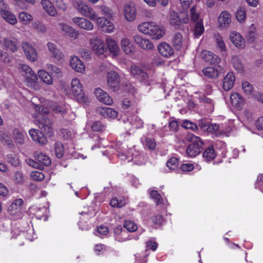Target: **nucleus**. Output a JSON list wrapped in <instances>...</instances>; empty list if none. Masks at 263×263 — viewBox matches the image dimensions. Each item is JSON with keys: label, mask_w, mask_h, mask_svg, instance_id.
Segmentation results:
<instances>
[{"label": "nucleus", "mask_w": 263, "mask_h": 263, "mask_svg": "<svg viewBox=\"0 0 263 263\" xmlns=\"http://www.w3.org/2000/svg\"><path fill=\"white\" fill-rule=\"evenodd\" d=\"M137 29L140 32L150 36L155 40L162 39L166 32L165 28L163 25L154 22H143L138 25Z\"/></svg>", "instance_id": "1"}, {"label": "nucleus", "mask_w": 263, "mask_h": 263, "mask_svg": "<svg viewBox=\"0 0 263 263\" xmlns=\"http://www.w3.org/2000/svg\"><path fill=\"white\" fill-rule=\"evenodd\" d=\"M71 3L73 8L82 16L88 17L91 21L95 18L97 12L82 0H72Z\"/></svg>", "instance_id": "2"}, {"label": "nucleus", "mask_w": 263, "mask_h": 263, "mask_svg": "<svg viewBox=\"0 0 263 263\" xmlns=\"http://www.w3.org/2000/svg\"><path fill=\"white\" fill-rule=\"evenodd\" d=\"M186 139L191 142L186 151L187 155L191 157L196 156L201 152L203 145L200 138L193 134H189Z\"/></svg>", "instance_id": "3"}, {"label": "nucleus", "mask_w": 263, "mask_h": 263, "mask_svg": "<svg viewBox=\"0 0 263 263\" xmlns=\"http://www.w3.org/2000/svg\"><path fill=\"white\" fill-rule=\"evenodd\" d=\"M42 112L47 114L48 113V111L45 108H43L42 112H40L38 115V117L35 120V123L40 128L43 130L49 136H51L53 134L52 122L47 117L43 115Z\"/></svg>", "instance_id": "4"}, {"label": "nucleus", "mask_w": 263, "mask_h": 263, "mask_svg": "<svg viewBox=\"0 0 263 263\" xmlns=\"http://www.w3.org/2000/svg\"><path fill=\"white\" fill-rule=\"evenodd\" d=\"M106 84L109 89L114 92L118 91L121 87V79L118 73L114 70L108 71L106 76Z\"/></svg>", "instance_id": "5"}, {"label": "nucleus", "mask_w": 263, "mask_h": 263, "mask_svg": "<svg viewBox=\"0 0 263 263\" xmlns=\"http://www.w3.org/2000/svg\"><path fill=\"white\" fill-rule=\"evenodd\" d=\"M92 21L95 22L98 29L106 33H111L114 31L115 26L110 21L103 16H99L98 14L94 20Z\"/></svg>", "instance_id": "6"}, {"label": "nucleus", "mask_w": 263, "mask_h": 263, "mask_svg": "<svg viewBox=\"0 0 263 263\" xmlns=\"http://www.w3.org/2000/svg\"><path fill=\"white\" fill-rule=\"evenodd\" d=\"M133 152H135L134 148L130 149L127 153H126L125 149L122 150L119 148L118 150V156L121 160H126L129 158L130 154H132L131 160L135 161L138 164L141 165L143 164L144 163L143 156H141L138 152H135V154H134Z\"/></svg>", "instance_id": "7"}, {"label": "nucleus", "mask_w": 263, "mask_h": 263, "mask_svg": "<svg viewBox=\"0 0 263 263\" xmlns=\"http://www.w3.org/2000/svg\"><path fill=\"white\" fill-rule=\"evenodd\" d=\"M89 43L91 50L97 55H102L107 51L105 43L99 37L90 39Z\"/></svg>", "instance_id": "8"}, {"label": "nucleus", "mask_w": 263, "mask_h": 263, "mask_svg": "<svg viewBox=\"0 0 263 263\" xmlns=\"http://www.w3.org/2000/svg\"><path fill=\"white\" fill-rule=\"evenodd\" d=\"M72 22L76 27L86 31H92L95 28L90 20L85 17L74 16L72 18Z\"/></svg>", "instance_id": "9"}, {"label": "nucleus", "mask_w": 263, "mask_h": 263, "mask_svg": "<svg viewBox=\"0 0 263 263\" xmlns=\"http://www.w3.org/2000/svg\"><path fill=\"white\" fill-rule=\"evenodd\" d=\"M71 88L72 93L79 102L84 101V93L82 89V85L78 78H73L71 82Z\"/></svg>", "instance_id": "10"}, {"label": "nucleus", "mask_w": 263, "mask_h": 263, "mask_svg": "<svg viewBox=\"0 0 263 263\" xmlns=\"http://www.w3.org/2000/svg\"><path fill=\"white\" fill-rule=\"evenodd\" d=\"M133 40L139 48L144 50L148 51L154 49L153 43L149 39L140 35L136 34L134 35Z\"/></svg>", "instance_id": "11"}, {"label": "nucleus", "mask_w": 263, "mask_h": 263, "mask_svg": "<svg viewBox=\"0 0 263 263\" xmlns=\"http://www.w3.org/2000/svg\"><path fill=\"white\" fill-rule=\"evenodd\" d=\"M107 50L112 58H117L120 53L121 50L119 46L116 41L110 36L105 39Z\"/></svg>", "instance_id": "12"}, {"label": "nucleus", "mask_w": 263, "mask_h": 263, "mask_svg": "<svg viewBox=\"0 0 263 263\" xmlns=\"http://www.w3.org/2000/svg\"><path fill=\"white\" fill-rule=\"evenodd\" d=\"M0 47L4 49L15 52L17 50V43L15 40L3 36L0 34Z\"/></svg>", "instance_id": "13"}, {"label": "nucleus", "mask_w": 263, "mask_h": 263, "mask_svg": "<svg viewBox=\"0 0 263 263\" xmlns=\"http://www.w3.org/2000/svg\"><path fill=\"white\" fill-rule=\"evenodd\" d=\"M230 102L233 107L240 110L246 103V99L238 92H232L230 95Z\"/></svg>", "instance_id": "14"}, {"label": "nucleus", "mask_w": 263, "mask_h": 263, "mask_svg": "<svg viewBox=\"0 0 263 263\" xmlns=\"http://www.w3.org/2000/svg\"><path fill=\"white\" fill-rule=\"evenodd\" d=\"M22 48L27 59L31 62L37 60L38 54L37 51L33 46L28 42L22 44Z\"/></svg>", "instance_id": "15"}, {"label": "nucleus", "mask_w": 263, "mask_h": 263, "mask_svg": "<svg viewBox=\"0 0 263 263\" xmlns=\"http://www.w3.org/2000/svg\"><path fill=\"white\" fill-rule=\"evenodd\" d=\"M172 42L176 49H185L187 45V39L183 37L182 34L178 32L173 36Z\"/></svg>", "instance_id": "16"}, {"label": "nucleus", "mask_w": 263, "mask_h": 263, "mask_svg": "<svg viewBox=\"0 0 263 263\" xmlns=\"http://www.w3.org/2000/svg\"><path fill=\"white\" fill-rule=\"evenodd\" d=\"M48 50L51 58L61 61L64 59V55L57 46L53 43L49 42L47 44Z\"/></svg>", "instance_id": "17"}, {"label": "nucleus", "mask_w": 263, "mask_h": 263, "mask_svg": "<svg viewBox=\"0 0 263 263\" xmlns=\"http://www.w3.org/2000/svg\"><path fill=\"white\" fill-rule=\"evenodd\" d=\"M230 39L236 48L242 49L245 47V39L239 33L236 31L231 32L230 34Z\"/></svg>", "instance_id": "18"}, {"label": "nucleus", "mask_w": 263, "mask_h": 263, "mask_svg": "<svg viewBox=\"0 0 263 263\" xmlns=\"http://www.w3.org/2000/svg\"><path fill=\"white\" fill-rule=\"evenodd\" d=\"M97 99L101 102L107 105H111L113 103V100L110 96L104 90L97 88L94 92Z\"/></svg>", "instance_id": "19"}, {"label": "nucleus", "mask_w": 263, "mask_h": 263, "mask_svg": "<svg viewBox=\"0 0 263 263\" xmlns=\"http://www.w3.org/2000/svg\"><path fill=\"white\" fill-rule=\"evenodd\" d=\"M98 114L104 118L115 119L118 116V112L115 109L106 107H98L97 109Z\"/></svg>", "instance_id": "20"}, {"label": "nucleus", "mask_w": 263, "mask_h": 263, "mask_svg": "<svg viewBox=\"0 0 263 263\" xmlns=\"http://www.w3.org/2000/svg\"><path fill=\"white\" fill-rule=\"evenodd\" d=\"M29 134L35 142L41 145H45L47 143L46 137L38 129L32 128L29 130Z\"/></svg>", "instance_id": "21"}, {"label": "nucleus", "mask_w": 263, "mask_h": 263, "mask_svg": "<svg viewBox=\"0 0 263 263\" xmlns=\"http://www.w3.org/2000/svg\"><path fill=\"white\" fill-rule=\"evenodd\" d=\"M24 82L25 85L34 90H39L40 86L37 83L38 78L35 72L27 76H24Z\"/></svg>", "instance_id": "22"}, {"label": "nucleus", "mask_w": 263, "mask_h": 263, "mask_svg": "<svg viewBox=\"0 0 263 263\" xmlns=\"http://www.w3.org/2000/svg\"><path fill=\"white\" fill-rule=\"evenodd\" d=\"M114 237L116 241L122 242L129 239L128 232L120 226H117L114 229Z\"/></svg>", "instance_id": "23"}, {"label": "nucleus", "mask_w": 263, "mask_h": 263, "mask_svg": "<svg viewBox=\"0 0 263 263\" xmlns=\"http://www.w3.org/2000/svg\"><path fill=\"white\" fill-rule=\"evenodd\" d=\"M70 65L76 72L84 73L85 66L84 63L77 56H72L70 59Z\"/></svg>", "instance_id": "24"}, {"label": "nucleus", "mask_w": 263, "mask_h": 263, "mask_svg": "<svg viewBox=\"0 0 263 263\" xmlns=\"http://www.w3.org/2000/svg\"><path fill=\"white\" fill-rule=\"evenodd\" d=\"M59 26L61 30L69 37L73 39H77L79 37V31L71 26L64 23L59 24Z\"/></svg>", "instance_id": "25"}, {"label": "nucleus", "mask_w": 263, "mask_h": 263, "mask_svg": "<svg viewBox=\"0 0 263 263\" xmlns=\"http://www.w3.org/2000/svg\"><path fill=\"white\" fill-rule=\"evenodd\" d=\"M123 14L127 21L132 22L136 17V9L134 6L128 4H126L124 6Z\"/></svg>", "instance_id": "26"}, {"label": "nucleus", "mask_w": 263, "mask_h": 263, "mask_svg": "<svg viewBox=\"0 0 263 263\" xmlns=\"http://www.w3.org/2000/svg\"><path fill=\"white\" fill-rule=\"evenodd\" d=\"M201 57L205 61L211 64H218L220 61L217 55L208 50H203L201 53Z\"/></svg>", "instance_id": "27"}, {"label": "nucleus", "mask_w": 263, "mask_h": 263, "mask_svg": "<svg viewBox=\"0 0 263 263\" xmlns=\"http://www.w3.org/2000/svg\"><path fill=\"white\" fill-rule=\"evenodd\" d=\"M122 50L126 54H130L134 52V46L131 40L128 37L122 39L120 42Z\"/></svg>", "instance_id": "28"}, {"label": "nucleus", "mask_w": 263, "mask_h": 263, "mask_svg": "<svg viewBox=\"0 0 263 263\" xmlns=\"http://www.w3.org/2000/svg\"><path fill=\"white\" fill-rule=\"evenodd\" d=\"M189 22V18L187 15L186 17L180 18L177 12L173 11L171 12L170 19V24L174 26H179L181 23H187Z\"/></svg>", "instance_id": "29"}, {"label": "nucleus", "mask_w": 263, "mask_h": 263, "mask_svg": "<svg viewBox=\"0 0 263 263\" xmlns=\"http://www.w3.org/2000/svg\"><path fill=\"white\" fill-rule=\"evenodd\" d=\"M231 22V15L227 11H223L218 17V24L220 27H228Z\"/></svg>", "instance_id": "30"}, {"label": "nucleus", "mask_w": 263, "mask_h": 263, "mask_svg": "<svg viewBox=\"0 0 263 263\" xmlns=\"http://www.w3.org/2000/svg\"><path fill=\"white\" fill-rule=\"evenodd\" d=\"M158 50L159 53L164 57H169L174 53L173 48L165 42L161 43L158 45Z\"/></svg>", "instance_id": "31"}, {"label": "nucleus", "mask_w": 263, "mask_h": 263, "mask_svg": "<svg viewBox=\"0 0 263 263\" xmlns=\"http://www.w3.org/2000/svg\"><path fill=\"white\" fill-rule=\"evenodd\" d=\"M130 71L132 74L140 79L141 80H146L148 78L147 74L137 65H131Z\"/></svg>", "instance_id": "32"}, {"label": "nucleus", "mask_w": 263, "mask_h": 263, "mask_svg": "<svg viewBox=\"0 0 263 263\" xmlns=\"http://www.w3.org/2000/svg\"><path fill=\"white\" fill-rule=\"evenodd\" d=\"M235 77L233 72H228L225 76L223 82V88L226 91H228L231 89L235 82Z\"/></svg>", "instance_id": "33"}, {"label": "nucleus", "mask_w": 263, "mask_h": 263, "mask_svg": "<svg viewBox=\"0 0 263 263\" xmlns=\"http://www.w3.org/2000/svg\"><path fill=\"white\" fill-rule=\"evenodd\" d=\"M41 4L44 10L50 16H56L58 12L52 3L49 0H42Z\"/></svg>", "instance_id": "34"}, {"label": "nucleus", "mask_w": 263, "mask_h": 263, "mask_svg": "<svg viewBox=\"0 0 263 263\" xmlns=\"http://www.w3.org/2000/svg\"><path fill=\"white\" fill-rule=\"evenodd\" d=\"M13 138L15 143L23 144L25 141V138L27 136L25 132L18 129H14L13 131Z\"/></svg>", "instance_id": "35"}, {"label": "nucleus", "mask_w": 263, "mask_h": 263, "mask_svg": "<svg viewBox=\"0 0 263 263\" xmlns=\"http://www.w3.org/2000/svg\"><path fill=\"white\" fill-rule=\"evenodd\" d=\"M1 15L6 22L12 25H15L17 22L15 15L10 12L8 9L3 10V12H1Z\"/></svg>", "instance_id": "36"}, {"label": "nucleus", "mask_w": 263, "mask_h": 263, "mask_svg": "<svg viewBox=\"0 0 263 263\" xmlns=\"http://www.w3.org/2000/svg\"><path fill=\"white\" fill-rule=\"evenodd\" d=\"M0 143L10 148H13L14 146V141L11 137L3 131H0Z\"/></svg>", "instance_id": "37"}, {"label": "nucleus", "mask_w": 263, "mask_h": 263, "mask_svg": "<svg viewBox=\"0 0 263 263\" xmlns=\"http://www.w3.org/2000/svg\"><path fill=\"white\" fill-rule=\"evenodd\" d=\"M34 158L39 162V163L43 165L48 166L51 163V160L49 157L42 153H35Z\"/></svg>", "instance_id": "38"}, {"label": "nucleus", "mask_w": 263, "mask_h": 263, "mask_svg": "<svg viewBox=\"0 0 263 263\" xmlns=\"http://www.w3.org/2000/svg\"><path fill=\"white\" fill-rule=\"evenodd\" d=\"M37 74L40 79L47 85H51L53 83V79L51 76L45 70L43 69L39 70Z\"/></svg>", "instance_id": "39"}, {"label": "nucleus", "mask_w": 263, "mask_h": 263, "mask_svg": "<svg viewBox=\"0 0 263 263\" xmlns=\"http://www.w3.org/2000/svg\"><path fill=\"white\" fill-rule=\"evenodd\" d=\"M126 203V200L123 197H113L110 202L111 206L120 208Z\"/></svg>", "instance_id": "40"}, {"label": "nucleus", "mask_w": 263, "mask_h": 263, "mask_svg": "<svg viewBox=\"0 0 263 263\" xmlns=\"http://www.w3.org/2000/svg\"><path fill=\"white\" fill-rule=\"evenodd\" d=\"M18 18L20 22L24 25L29 24L33 20L32 15L26 11H22L19 13Z\"/></svg>", "instance_id": "41"}, {"label": "nucleus", "mask_w": 263, "mask_h": 263, "mask_svg": "<svg viewBox=\"0 0 263 263\" xmlns=\"http://www.w3.org/2000/svg\"><path fill=\"white\" fill-rule=\"evenodd\" d=\"M127 122L136 128H141L143 126V121L136 115L128 117Z\"/></svg>", "instance_id": "42"}, {"label": "nucleus", "mask_w": 263, "mask_h": 263, "mask_svg": "<svg viewBox=\"0 0 263 263\" xmlns=\"http://www.w3.org/2000/svg\"><path fill=\"white\" fill-rule=\"evenodd\" d=\"M141 140L145 148L150 150L155 149L156 143L154 139L143 136L141 138Z\"/></svg>", "instance_id": "43"}, {"label": "nucleus", "mask_w": 263, "mask_h": 263, "mask_svg": "<svg viewBox=\"0 0 263 263\" xmlns=\"http://www.w3.org/2000/svg\"><path fill=\"white\" fill-rule=\"evenodd\" d=\"M232 64L234 68L239 73L244 70V67L240 58L237 55H234L232 58Z\"/></svg>", "instance_id": "44"}, {"label": "nucleus", "mask_w": 263, "mask_h": 263, "mask_svg": "<svg viewBox=\"0 0 263 263\" xmlns=\"http://www.w3.org/2000/svg\"><path fill=\"white\" fill-rule=\"evenodd\" d=\"M241 87L243 93L246 96H252L256 93L254 91L253 86L248 81H243L241 83Z\"/></svg>", "instance_id": "45"}, {"label": "nucleus", "mask_w": 263, "mask_h": 263, "mask_svg": "<svg viewBox=\"0 0 263 263\" xmlns=\"http://www.w3.org/2000/svg\"><path fill=\"white\" fill-rule=\"evenodd\" d=\"M203 74L210 78H216L218 76V71L214 67H208L202 70Z\"/></svg>", "instance_id": "46"}, {"label": "nucleus", "mask_w": 263, "mask_h": 263, "mask_svg": "<svg viewBox=\"0 0 263 263\" xmlns=\"http://www.w3.org/2000/svg\"><path fill=\"white\" fill-rule=\"evenodd\" d=\"M23 204V200L22 199H15L9 206V211L11 212L12 214H14L20 211Z\"/></svg>", "instance_id": "47"}, {"label": "nucleus", "mask_w": 263, "mask_h": 263, "mask_svg": "<svg viewBox=\"0 0 263 263\" xmlns=\"http://www.w3.org/2000/svg\"><path fill=\"white\" fill-rule=\"evenodd\" d=\"M204 30L203 21L202 20H199V21L196 22L195 25L194 30V34L196 37L198 38L203 33Z\"/></svg>", "instance_id": "48"}, {"label": "nucleus", "mask_w": 263, "mask_h": 263, "mask_svg": "<svg viewBox=\"0 0 263 263\" xmlns=\"http://www.w3.org/2000/svg\"><path fill=\"white\" fill-rule=\"evenodd\" d=\"M46 68L53 76L58 78H60L62 76V72L61 70L55 65L51 64H47Z\"/></svg>", "instance_id": "49"}, {"label": "nucleus", "mask_w": 263, "mask_h": 263, "mask_svg": "<svg viewBox=\"0 0 263 263\" xmlns=\"http://www.w3.org/2000/svg\"><path fill=\"white\" fill-rule=\"evenodd\" d=\"M200 102L205 104V106L207 107L208 111L209 112H212L214 108V102L210 98L203 96L200 97Z\"/></svg>", "instance_id": "50"}, {"label": "nucleus", "mask_w": 263, "mask_h": 263, "mask_svg": "<svg viewBox=\"0 0 263 263\" xmlns=\"http://www.w3.org/2000/svg\"><path fill=\"white\" fill-rule=\"evenodd\" d=\"M216 156L213 147L211 146L205 149L203 153V157L206 161L213 160Z\"/></svg>", "instance_id": "51"}, {"label": "nucleus", "mask_w": 263, "mask_h": 263, "mask_svg": "<svg viewBox=\"0 0 263 263\" xmlns=\"http://www.w3.org/2000/svg\"><path fill=\"white\" fill-rule=\"evenodd\" d=\"M33 28L38 32L44 33L47 31V28L45 24L39 21H35L32 24Z\"/></svg>", "instance_id": "52"}, {"label": "nucleus", "mask_w": 263, "mask_h": 263, "mask_svg": "<svg viewBox=\"0 0 263 263\" xmlns=\"http://www.w3.org/2000/svg\"><path fill=\"white\" fill-rule=\"evenodd\" d=\"M18 68L21 72L24 73L23 74V77H24V76L31 74L35 72L28 65L24 64H19Z\"/></svg>", "instance_id": "53"}, {"label": "nucleus", "mask_w": 263, "mask_h": 263, "mask_svg": "<svg viewBox=\"0 0 263 263\" xmlns=\"http://www.w3.org/2000/svg\"><path fill=\"white\" fill-rule=\"evenodd\" d=\"M13 180L17 184L22 185L25 182V176L24 174L20 171H17L14 173Z\"/></svg>", "instance_id": "54"}, {"label": "nucleus", "mask_w": 263, "mask_h": 263, "mask_svg": "<svg viewBox=\"0 0 263 263\" xmlns=\"http://www.w3.org/2000/svg\"><path fill=\"white\" fill-rule=\"evenodd\" d=\"M52 110L55 114H60L64 115L66 114L67 107L66 106H60L57 104H54L51 106Z\"/></svg>", "instance_id": "55"}, {"label": "nucleus", "mask_w": 263, "mask_h": 263, "mask_svg": "<svg viewBox=\"0 0 263 263\" xmlns=\"http://www.w3.org/2000/svg\"><path fill=\"white\" fill-rule=\"evenodd\" d=\"M55 154L57 157L60 158H61L64 153V146L63 144L60 142H57L55 144L54 146Z\"/></svg>", "instance_id": "56"}, {"label": "nucleus", "mask_w": 263, "mask_h": 263, "mask_svg": "<svg viewBox=\"0 0 263 263\" xmlns=\"http://www.w3.org/2000/svg\"><path fill=\"white\" fill-rule=\"evenodd\" d=\"M190 14L191 20L193 22H197L199 20H201V18H199V11L197 9V7L196 6H194L191 8Z\"/></svg>", "instance_id": "57"}, {"label": "nucleus", "mask_w": 263, "mask_h": 263, "mask_svg": "<svg viewBox=\"0 0 263 263\" xmlns=\"http://www.w3.org/2000/svg\"><path fill=\"white\" fill-rule=\"evenodd\" d=\"M215 37L217 47L221 51H226V47L222 37L219 34H216Z\"/></svg>", "instance_id": "58"}, {"label": "nucleus", "mask_w": 263, "mask_h": 263, "mask_svg": "<svg viewBox=\"0 0 263 263\" xmlns=\"http://www.w3.org/2000/svg\"><path fill=\"white\" fill-rule=\"evenodd\" d=\"M166 165L169 169L175 170L178 167L179 160L175 157H172L167 161Z\"/></svg>", "instance_id": "59"}, {"label": "nucleus", "mask_w": 263, "mask_h": 263, "mask_svg": "<svg viewBox=\"0 0 263 263\" xmlns=\"http://www.w3.org/2000/svg\"><path fill=\"white\" fill-rule=\"evenodd\" d=\"M30 177L35 181H41L45 178L44 174L37 171H34L30 173Z\"/></svg>", "instance_id": "60"}, {"label": "nucleus", "mask_w": 263, "mask_h": 263, "mask_svg": "<svg viewBox=\"0 0 263 263\" xmlns=\"http://www.w3.org/2000/svg\"><path fill=\"white\" fill-rule=\"evenodd\" d=\"M124 227L128 232H134L138 229L137 226L131 220H125L124 223Z\"/></svg>", "instance_id": "61"}, {"label": "nucleus", "mask_w": 263, "mask_h": 263, "mask_svg": "<svg viewBox=\"0 0 263 263\" xmlns=\"http://www.w3.org/2000/svg\"><path fill=\"white\" fill-rule=\"evenodd\" d=\"M7 161L14 166H18L20 165V160L17 156L12 154L8 155L7 157Z\"/></svg>", "instance_id": "62"}, {"label": "nucleus", "mask_w": 263, "mask_h": 263, "mask_svg": "<svg viewBox=\"0 0 263 263\" xmlns=\"http://www.w3.org/2000/svg\"><path fill=\"white\" fill-rule=\"evenodd\" d=\"M236 16L239 22H243L246 17V11L243 8H239L236 13Z\"/></svg>", "instance_id": "63"}, {"label": "nucleus", "mask_w": 263, "mask_h": 263, "mask_svg": "<svg viewBox=\"0 0 263 263\" xmlns=\"http://www.w3.org/2000/svg\"><path fill=\"white\" fill-rule=\"evenodd\" d=\"M149 195L151 197L155 200L157 204H160L162 203V197L158 191L155 190H152L149 193Z\"/></svg>", "instance_id": "64"}]
</instances>
